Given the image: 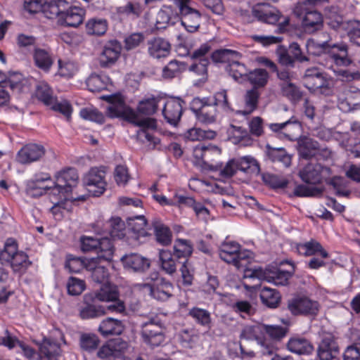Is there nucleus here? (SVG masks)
<instances>
[{"label":"nucleus","mask_w":360,"mask_h":360,"mask_svg":"<svg viewBox=\"0 0 360 360\" xmlns=\"http://www.w3.org/2000/svg\"><path fill=\"white\" fill-rule=\"evenodd\" d=\"M345 103L349 110L356 109L360 105V90L355 87L347 90Z\"/></svg>","instance_id":"obj_64"},{"label":"nucleus","mask_w":360,"mask_h":360,"mask_svg":"<svg viewBox=\"0 0 360 360\" xmlns=\"http://www.w3.org/2000/svg\"><path fill=\"white\" fill-rule=\"evenodd\" d=\"M287 307L294 316H315L320 306L317 301L305 295H295L288 300Z\"/></svg>","instance_id":"obj_7"},{"label":"nucleus","mask_w":360,"mask_h":360,"mask_svg":"<svg viewBox=\"0 0 360 360\" xmlns=\"http://www.w3.org/2000/svg\"><path fill=\"white\" fill-rule=\"evenodd\" d=\"M108 233L110 237L115 239H122L127 236L124 222L120 217H112L108 222Z\"/></svg>","instance_id":"obj_40"},{"label":"nucleus","mask_w":360,"mask_h":360,"mask_svg":"<svg viewBox=\"0 0 360 360\" xmlns=\"http://www.w3.org/2000/svg\"><path fill=\"white\" fill-rule=\"evenodd\" d=\"M98 258H91L86 260V271L90 273L93 281L97 283L107 282L109 276L108 270L100 264Z\"/></svg>","instance_id":"obj_25"},{"label":"nucleus","mask_w":360,"mask_h":360,"mask_svg":"<svg viewBox=\"0 0 360 360\" xmlns=\"http://www.w3.org/2000/svg\"><path fill=\"white\" fill-rule=\"evenodd\" d=\"M259 93L256 88L248 90L244 95V109L236 112L238 115H249L258 107Z\"/></svg>","instance_id":"obj_32"},{"label":"nucleus","mask_w":360,"mask_h":360,"mask_svg":"<svg viewBox=\"0 0 360 360\" xmlns=\"http://www.w3.org/2000/svg\"><path fill=\"white\" fill-rule=\"evenodd\" d=\"M297 144L300 156L306 160L315 156L319 150V143L307 136L300 138Z\"/></svg>","instance_id":"obj_30"},{"label":"nucleus","mask_w":360,"mask_h":360,"mask_svg":"<svg viewBox=\"0 0 360 360\" xmlns=\"http://www.w3.org/2000/svg\"><path fill=\"white\" fill-rule=\"evenodd\" d=\"M216 132L212 130H204L200 128H193L187 131L186 137L191 141H200L203 139H213Z\"/></svg>","instance_id":"obj_59"},{"label":"nucleus","mask_w":360,"mask_h":360,"mask_svg":"<svg viewBox=\"0 0 360 360\" xmlns=\"http://www.w3.org/2000/svg\"><path fill=\"white\" fill-rule=\"evenodd\" d=\"M265 328L263 325L246 326L242 330L240 338L249 341H255L254 350L246 351L244 347L240 345V350L243 355L249 357L256 356L272 355L277 349L275 345L267 340L264 335V330Z\"/></svg>","instance_id":"obj_2"},{"label":"nucleus","mask_w":360,"mask_h":360,"mask_svg":"<svg viewBox=\"0 0 360 360\" xmlns=\"http://www.w3.org/2000/svg\"><path fill=\"white\" fill-rule=\"evenodd\" d=\"M68 6V2L65 0H52L49 2L45 3L42 13L44 16L49 19H53L58 18V22H61L60 17H62L64 11Z\"/></svg>","instance_id":"obj_29"},{"label":"nucleus","mask_w":360,"mask_h":360,"mask_svg":"<svg viewBox=\"0 0 360 360\" xmlns=\"http://www.w3.org/2000/svg\"><path fill=\"white\" fill-rule=\"evenodd\" d=\"M245 276L259 280L266 281L273 283L276 285H286L288 280L291 277V274L286 271H282L277 268H267L263 269L262 267L248 269Z\"/></svg>","instance_id":"obj_6"},{"label":"nucleus","mask_w":360,"mask_h":360,"mask_svg":"<svg viewBox=\"0 0 360 360\" xmlns=\"http://www.w3.org/2000/svg\"><path fill=\"white\" fill-rule=\"evenodd\" d=\"M61 349L56 341L44 338L39 345V354L41 360H58Z\"/></svg>","instance_id":"obj_26"},{"label":"nucleus","mask_w":360,"mask_h":360,"mask_svg":"<svg viewBox=\"0 0 360 360\" xmlns=\"http://www.w3.org/2000/svg\"><path fill=\"white\" fill-rule=\"evenodd\" d=\"M0 84L4 88H9L13 93L20 94L23 91L24 79L19 73H13L8 78L0 72Z\"/></svg>","instance_id":"obj_35"},{"label":"nucleus","mask_w":360,"mask_h":360,"mask_svg":"<svg viewBox=\"0 0 360 360\" xmlns=\"http://www.w3.org/2000/svg\"><path fill=\"white\" fill-rule=\"evenodd\" d=\"M278 62L283 66L294 68L295 63L289 49L283 46H278L276 51Z\"/></svg>","instance_id":"obj_62"},{"label":"nucleus","mask_w":360,"mask_h":360,"mask_svg":"<svg viewBox=\"0 0 360 360\" xmlns=\"http://www.w3.org/2000/svg\"><path fill=\"white\" fill-rule=\"evenodd\" d=\"M268 72L264 69H255L253 71L249 72L246 77L252 84L254 85L253 88L263 87L268 81Z\"/></svg>","instance_id":"obj_53"},{"label":"nucleus","mask_w":360,"mask_h":360,"mask_svg":"<svg viewBox=\"0 0 360 360\" xmlns=\"http://www.w3.org/2000/svg\"><path fill=\"white\" fill-rule=\"evenodd\" d=\"M117 11L120 15L136 18L141 14L142 8L139 3L129 1L125 5L118 7Z\"/></svg>","instance_id":"obj_60"},{"label":"nucleus","mask_w":360,"mask_h":360,"mask_svg":"<svg viewBox=\"0 0 360 360\" xmlns=\"http://www.w3.org/2000/svg\"><path fill=\"white\" fill-rule=\"evenodd\" d=\"M45 154V148L42 145L29 143L24 146L17 153L18 162L25 165L39 160Z\"/></svg>","instance_id":"obj_15"},{"label":"nucleus","mask_w":360,"mask_h":360,"mask_svg":"<svg viewBox=\"0 0 360 360\" xmlns=\"http://www.w3.org/2000/svg\"><path fill=\"white\" fill-rule=\"evenodd\" d=\"M92 293L95 295V299L101 302H109L120 297L117 287L109 283L103 285L100 290Z\"/></svg>","instance_id":"obj_37"},{"label":"nucleus","mask_w":360,"mask_h":360,"mask_svg":"<svg viewBox=\"0 0 360 360\" xmlns=\"http://www.w3.org/2000/svg\"><path fill=\"white\" fill-rule=\"evenodd\" d=\"M153 226L157 241L163 245L170 244L172 242V232L169 229L159 221H153Z\"/></svg>","instance_id":"obj_51"},{"label":"nucleus","mask_w":360,"mask_h":360,"mask_svg":"<svg viewBox=\"0 0 360 360\" xmlns=\"http://www.w3.org/2000/svg\"><path fill=\"white\" fill-rule=\"evenodd\" d=\"M174 11L171 6H163L156 15L155 27L158 30L165 29L169 24H174L172 20Z\"/></svg>","instance_id":"obj_44"},{"label":"nucleus","mask_w":360,"mask_h":360,"mask_svg":"<svg viewBox=\"0 0 360 360\" xmlns=\"http://www.w3.org/2000/svg\"><path fill=\"white\" fill-rule=\"evenodd\" d=\"M237 169L246 173L258 174L260 172L259 162L254 158L245 156L236 160Z\"/></svg>","instance_id":"obj_50"},{"label":"nucleus","mask_w":360,"mask_h":360,"mask_svg":"<svg viewBox=\"0 0 360 360\" xmlns=\"http://www.w3.org/2000/svg\"><path fill=\"white\" fill-rule=\"evenodd\" d=\"M126 349L127 342L118 339L103 345L98 349L97 356L101 360H125Z\"/></svg>","instance_id":"obj_12"},{"label":"nucleus","mask_w":360,"mask_h":360,"mask_svg":"<svg viewBox=\"0 0 360 360\" xmlns=\"http://www.w3.org/2000/svg\"><path fill=\"white\" fill-rule=\"evenodd\" d=\"M324 167L316 162H309L299 172V176L305 183L318 184L322 181Z\"/></svg>","instance_id":"obj_19"},{"label":"nucleus","mask_w":360,"mask_h":360,"mask_svg":"<svg viewBox=\"0 0 360 360\" xmlns=\"http://www.w3.org/2000/svg\"><path fill=\"white\" fill-rule=\"evenodd\" d=\"M262 180L266 184L274 188H283L288 184V181L285 178L269 173L262 174Z\"/></svg>","instance_id":"obj_63"},{"label":"nucleus","mask_w":360,"mask_h":360,"mask_svg":"<svg viewBox=\"0 0 360 360\" xmlns=\"http://www.w3.org/2000/svg\"><path fill=\"white\" fill-rule=\"evenodd\" d=\"M174 1L179 8L181 25L189 32L196 31L200 27L199 11L189 6V0H174Z\"/></svg>","instance_id":"obj_9"},{"label":"nucleus","mask_w":360,"mask_h":360,"mask_svg":"<svg viewBox=\"0 0 360 360\" xmlns=\"http://www.w3.org/2000/svg\"><path fill=\"white\" fill-rule=\"evenodd\" d=\"M221 155V149L214 145L209 143L206 145L205 151L204 152L203 165H208L211 170H217L222 167V163H217L216 165H209L217 160Z\"/></svg>","instance_id":"obj_48"},{"label":"nucleus","mask_w":360,"mask_h":360,"mask_svg":"<svg viewBox=\"0 0 360 360\" xmlns=\"http://www.w3.org/2000/svg\"><path fill=\"white\" fill-rule=\"evenodd\" d=\"M321 360H332L339 354V347L333 337H324L320 342L317 351Z\"/></svg>","instance_id":"obj_24"},{"label":"nucleus","mask_w":360,"mask_h":360,"mask_svg":"<svg viewBox=\"0 0 360 360\" xmlns=\"http://www.w3.org/2000/svg\"><path fill=\"white\" fill-rule=\"evenodd\" d=\"M217 112L214 105L207 102L196 118L202 123L211 124L216 121Z\"/></svg>","instance_id":"obj_58"},{"label":"nucleus","mask_w":360,"mask_h":360,"mask_svg":"<svg viewBox=\"0 0 360 360\" xmlns=\"http://www.w3.org/2000/svg\"><path fill=\"white\" fill-rule=\"evenodd\" d=\"M252 259V252L247 250H241L239 248V250L237 252V255L236 257V259L232 262V264L234 265L238 269L243 268L244 269V274L245 275L246 271L248 269L258 268L259 266L249 267L248 264L250 263V259ZM245 278H247L245 276Z\"/></svg>","instance_id":"obj_54"},{"label":"nucleus","mask_w":360,"mask_h":360,"mask_svg":"<svg viewBox=\"0 0 360 360\" xmlns=\"http://www.w3.org/2000/svg\"><path fill=\"white\" fill-rule=\"evenodd\" d=\"M36 96L39 100L46 105L53 104L56 100V98L52 95L51 88L46 84H40L37 86Z\"/></svg>","instance_id":"obj_61"},{"label":"nucleus","mask_w":360,"mask_h":360,"mask_svg":"<svg viewBox=\"0 0 360 360\" xmlns=\"http://www.w3.org/2000/svg\"><path fill=\"white\" fill-rule=\"evenodd\" d=\"M319 46L323 52L329 55L336 65L347 66L351 63L346 44L332 43L328 41L319 44Z\"/></svg>","instance_id":"obj_11"},{"label":"nucleus","mask_w":360,"mask_h":360,"mask_svg":"<svg viewBox=\"0 0 360 360\" xmlns=\"http://www.w3.org/2000/svg\"><path fill=\"white\" fill-rule=\"evenodd\" d=\"M105 172L103 168L94 167L89 170L84 178L86 185L96 188V190L93 191L96 196H99L105 190Z\"/></svg>","instance_id":"obj_20"},{"label":"nucleus","mask_w":360,"mask_h":360,"mask_svg":"<svg viewBox=\"0 0 360 360\" xmlns=\"http://www.w3.org/2000/svg\"><path fill=\"white\" fill-rule=\"evenodd\" d=\"M262 302L270 308H276L281 302L280 292L276 289L263 287L260 291Z\"/></svg>","instance_id":"obj_38"},{"label":"nucleus","mask_w":360,"mask_h":360,"mask_svg":"<svg viewBox=\"0 0 360 360\" xmlns=\"http://www.w3.org/2000/svg\"><path fill=\"white\" fill-rule=\"evenodd\" d=\"M84 14L85 11L82 8L77 6L67 7L62 17H60V23L65 24L68 27H76L82 23Z\"/></svg>","instance_id":"obj_28"},{"label":"nucleus","mask_w":360,"mask_h":360,"mask_svg":"<svg viewBox=\"0 0 360 360\" xmlns=\"http://www.w3.org/2000/svg\"><path fill=\"white\" fill-rule=\"evenodd\" d=\"M302 80L304 86L311 91H316L328 86L323 73L316 68L307 69Z\"/></svg>","instance_id":"obj_14"},{"label":"nucleus","mask_w":360,"mask_h":360,"mask_svg":"<svg viewBox=\"0 0 360 360\" xmlns=\"http://www.w3.org/2000/svg\"><path fill=\"white\" fill-rule=\"evenodd\" d=\"M240 245L236 242H227L221 244L219 250V257L228 264H231L236 259Z\"/></svg>","instance_id":"obj_43"},{"label":"nucleus","mask_w":360,"mask_h":360,"mask_svg":"<svg viewBox=\"0 0 360 360\" xmlns=\"http://www.w3.org/2000/svg\"><path fill=\"white\" fill-rule=\"evenodd\" d=\"M297 250L300 254L305 256H311L319 252L323 258H327L328 257V253L323 248L321 245L314 240L299 244L297 245Z\"/></svg>","instance_id":"obj_39"},{"label":"nucleus","mask_w":360,"mask_h":360,"mask_svg":"<svg viewBox=\"0 0 360 360\" xmlns=\"http://www.w3.org/2000/svg\"><path fill=\"white\" fill-rule=\"evenodd\" d=\"M121 49L120 44L116 40L105 44L98 58L101 67L107 68L114 64L120 56Z\"/></svg>","instance_id":"obj_17"},{"label":"nucleus","mask_w":360,"mask_h":360,"mask_svg":"<svg viewBox=\"0 0 360 360\" xmlns=\"http://www.w3.org/2000/svg\"><path fill=\"white\" fill-rule=\"evenodd\" d=\"M172 288L171 283L162 278H157L155 283L150 288V293L155 299L165 300L171 296Z\"/></svg>","instance_id":"obj_34"},{"label":"nucleus","mask_w":360,"mask_h":360,"mask_svg":"<svg viewBox=\"0 0 360 360\" xmlns=\"http://www.w3.org/2000/svg\"><path fill=\"white\" fill-rule=\"evenodd\" d=\"M78 180L79 176L75 168L64 169L56 176V181H57L58 186H64L70 193H71L72 188L77 186Z\"/></svg>","instance_id":"obj_27"},{"label":"nucleus","mask_w":360,"mask_h":360,"mask_svg":"<svg viewBox=\"0 0 360 360\" xmlns=\"http://www.w3.org/2000/svg\"><path fill=\"white\" fill-rule=\"evenodd\" d=\"M143 341L150 347H158L165 340V326L158 315H150L141 324Z\"/></svg>","instance_id":"obj_5"},{"label":"nucleus","mask_w":360,"mask_h":360,"mask_svg":"<svg viewBox=\"0 0 360 360\" xmlns=\"http://www.w3.org/2000/svg\"><path fill=\"white\" fill-rule=\"evenodd\" d=\"M269 128L276 133L279 139L291 141H298L302 131V124L294 116L281 123H271Z\"/></svg>","instance_id":"obj_8"},{"label":"nucleus","mask_w":360,"mask_h":360,"mask_svg":"<svg viewBox=\"0 0 360 360\" xmlns=\"http://www.w3.org/2000/svg\"><path fill=\"white\" fill-rule=\"evenodd\" d=\"M2 264L8 263L15 272L25 271L31 264L28 256L22 251L18 250V245L13 238H8L4 248L0 251Z\"/></svg>","instance_id":"obj_4"},{"label":"nucleus","mask_w":360,"mask_h":360,"mask_svg":"<svg viewBox=\"0 0 360 360\" xmlns=\"http://www.w3.org/2000/svg\"><path fill=\"white\" fill-rule=\"evenodd\" d=\"M127 238L140 242L148 233L146 229L147 221L144 216L139 215L128 219Z\"/></svg>","instance_id":"obj_18"},{"label":"nucleus","mask_w":360,"mask_h":360,"mask_svg":"<svg viewBox=\"0 0 360 360\" xmlns=\"http://www.w3.org/2000/svg\"><path fill=\"white\" fill-rule=\"evenodd\" d=\"M125 326L122 321L107 317L103 319L98 328V333L104 338L120 335L124 330Z\"/></svg>","instance_id":"obj_22"},{"label":"nucleus","mask_w":360,"mask_h":360,"mask_svg":"<svg viewBox=\"0 0 360 360\" xmlns=\"http://www.w3.org/2000/svg\"><path fill=\"white\" fill-rule=\"evenodd\" d=\"M121 259L124 268L133 272H144L149 269L150 265L148 259L136 253L125 255Z\"/></svg>","instance_id":"obj_21"},{"label":"nucleus","mask_w":360,"mask_h":360,"mask_svg":"<svg viewBox=\"0 0 360 360\" xmlns=\"http://www.w3.org/2000/svg\"><path fill=\"white\" fill-rule=\"evenodd\" d=\"M108 28L107 21L101 18L90 19L86 24V31L89 35H103Z\"/></svg>","instance_id":"obj_52"},{"label":"nucleus","mask_w":360,"mask_h":360,"mask_svg":"<svg viewBox=\"0 0 360 360\" xmlns=\"http://www.w3.org/2000/svg\"><path fill=\"white\" fill-rule=\"evenodd\" d=\"M252 15L259 21L268 24H276L281 18L280 12L267 4H258L252 10Z\"/></svg>","instance_id":"obj_16"},{"label":"nucleus","mask_w":360,"mask_h":360,"mask_svg":"<svg viewBox=\"0 0 360 360\" xmlns=\"http://www.w3.org/2000/svg\"><path fill=\"white\" fill-rule=\"evenodd\" d=\"M188 315L191 316L198 324L210 328V313L204 309L193 307L190 309Z\"/></svg>","instance_id":"obj_57"},{"label":"nucleus","mask_w":360,"mask_h":360,"mask_svg":"<svg viewBox=\"0 0 360 360\" xmlns=\"http://www.w3.org/2000/svg\"><path fill=\"white\" fill-rule=\"evenodd\" d=\"M193 247L191 242L186 239L178 238L174 244V256L175 258L184 259L188 262V258L192 255Z\"/></svg>","instance_id":"obj_36"},{"label":"nucleus","mask_w":360,"mask_h":360,"mask_svg":"<svg viewBox=\"0 0 360 360\" xmlns=\"http://www.w3.org/2000/svg\"><path fill=\"white\" fill-rule=\"evenodd\" d=\"M266 157L273 162L281 163L284 167H288L291 164V156L284 148H274L270 144L266 145Z\"/></svg>","instance_id":"obj_31"},{"label":"nucleus","mask_w":360,"mask_h":360,"mask_svg":"<svg viewBox=\"0 0 360 360\" xmlns=\"http://www.w3.org/2000/svg\"><path fill=\"white\" fill-rule=\"evenodd\" d=\"M287 347L290 352L298 354H309L314 349L308 340L299 337L290 338Z\"/></svg>","instance_id":"obj_33"},{"label":"nucleus","mask_w":360,"mask_h":360,"mask_svg":"<svg viewBox=\"0 0 360 360\" xmlns=\"http://www.w3.org/2000/svg\"><path fill=\"white\" fill-rule=\"evenodd\" d=\"M100 343L99 338L92 333H82L79 338L81 348L88 352L96 350Z\"/></svg>","instance_id":"obj_55"},{"label":"nucleus","mask_w":360,"mask_h":360,"mask_svg":"<svg viewBox=\"0 0 360 360\" xmlns=\"http://www.w3.org/2000/svg\"><path fill=\"white\" fill-rule=\"evenodd\" d=\"M149 55L154 58L167 57L171 51L169 42L161 37H154L147 42Z\"/></svg>","instance_id":"obj_23"},{"label":"nucleus","mask_w":360,"mask_h":360,"mask_svg":"<svg viewBox=\"0 0 360 360\" xmlns=\"http://www.w3.org/2000/svg\"><path fill=\"white\" fill-rule=\"evenodd\" d=\"M226 71L229 75L236 81L246 80L248 74V70L245 65L239 62V59H234L230 62L229 65L226 67Z\"/></svg>","instance_id":"obj_45"},{"label":"nucleus","mask_w":360,"mask_h":360,"mask_svg":"<svg viewBox=\"0 0 360 360\" xmlns=\"http://www.w3.org/2000/svg\"><path fill=\"white\" fill-rule=\"evenodd\" d=\"M326 19L329 20L328 25L333 29L337 30L340 27L345 28V24L342 18L339 13V9L335 6L326 8L325 10Z\"/></svg>","instance_id":"obj_56"},{"label":"nucleus","mask_w":360,"mask_h":360,"mask_svg":"<svg viewBox=\"0 0 360 360\" xmlns=\"http://www.w3.org/2000/svg\"><path fill=\"white\" fill-rule=\"evenodd\" d=\"M96 301L93 293L84 295L79 309V314L82 319H94L106 314L105 308L97 304Z\"/></svg>","instance_id":"obj_10"},{"label":"nucleus","mask_w":360,"mask_h":360,"mask_svg":"<svg viewBox=\"0 0 360 360\" xmlns=\"http://www.w3.org/2000/svg\"><path fill=\"white\" fill-rule=\"evenodd\" d=\"M212 60L214 63H227L229 65L234 59H240L241 54L238 51L231 49H219L214 51L212 55Z\"/></svg>","instance_id":"obj_47"},{"label":"nucleus","mask_w":360,"mask_h":360,"mask_svg":"<svg viewBox=\"0 0 360 360\" xmlns=\"http://www.w3.org/2000/svg\"><path fill=\"white\" fill-rule=\"evenodd\" d=\"M35 65L45 72L51 68L53 60L48 51L42 49H36L34 53Z\"/></svg>","instance_id":"obj_49"},{"label":"nucleus","mask_w":360,"mask_h":360,"mask_svg":"<svg viewBox=\"0 0 360 360\" xmlns=\"http://www.w3.org/2000/svg\"><path fill=\"white\" fill-rule=\"evenodd\" d=\"M99 245L97 247L98 260L110 262L112 259L115 248L112 243L108 237L98 239Z\"/></svg>","instance_id":"obj_41"},{"label":"nucleus","mask_w":360,"mask_h":360,"mask_svg":"<svg viewBox=\"0 0 360 360\" xmlns=\"http://www.w3.org/2000/svg\"><path fill=\"white\" fill-rule=\"evenodd\" d=\"M281 89L283 95L293 104H297L302 98L303 92L292 82H283L281 84Z\"/></svg>","instance_id":"obj_42"},{"label":"nucleus","mask_w":360,"mask_h":360,"mask_svg":"<svg viewBox=\"0 0 360 360\" xmlns=\"http://www.w3.org/2000/svg\"><path fill=\"white\" fill-rule=\"evenodd\" d=\"M103 99L108 103L105 110L108 117L110 118L122 117L134 125L141 127V129L137 133V139L140 141L152 143L153 148L160 143L158 138L148 131V129H156V120L150 117H140L136 112L125 104L124 99L120 95L103 96Z\"/></svg>","instance_id":"obj_1"},{"label":"nucleus","mask_w":360,"mask_h":360,"mask_svg":"<svg viewBox=\"0 0 360 360\" xmlns=\"http://www.w3.org/2000/svg\"><path fill=\"white\" fill-rule=\"evenodd\" d=\"M294 15L300 21L304 32L314 34L323 27L322 14L307 6L306 2L298 3L293 9Z\"/></svg>","instance_id":"obj_3"},{"label":"nucleus","mask_w":360,"mask_h":360,"mask_svg":"<svg viewBox=\"0 0 360 360\" xmlns=\"http://www.w3.org/2000/svg\"><path fill=\"white\" fill-rule=\"evenodd\" d=\"M160 98L152 96L139 102L137 111L139 114L150 116L156 112Z\"/></svg>","instance_id":"obj_46"},{"label":"nucleus","mask_w":360,"mask_h":360,"mask_svg":"<svg viewBox=\"0 0 360 360\" xmlns=\"http://www.w3.org/2000/svg\"><path fill=\"white\" fill-rule=\"evenodd\" d=\"M185 102L179 97L171 98L166 101L162 109V115L167 123L176 126L183 112Z\"/></svg>","instance_id":"obj_13"}]
</instances>
